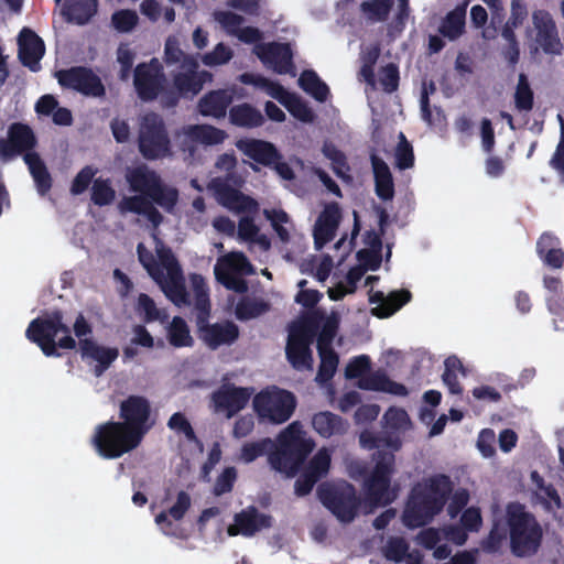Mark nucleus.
I'll use <instances>...</instances> for the list:
<instances>
[{
	"label": "nucleus",
	"instance_id": "nucleus-1",
	"mask_svg": "<svg viewBox=\"0 0 564 564\" xmlns=\"http://www.w3.org/2000/svg\"><path fill=\"white\" fill-rule=\"evenodd\" d=\"M314 447L315 442L307 436L302 424L294 421L279 433L275 441L265 437L246 443L241 448V457L246 463H251L267 454L272 469L286 477H294Z\"/></svg>",
	"mask_w": 564,
	"mask_h": 564
},
{
	"label": "nucleus",
	"instance_id": "nucleus-5",
	"mask_svg": "<svg viewBox=\"0 0 564 564\" xmlns=\"http://www.w3.org/2000/svg\"><path fill=\"white\" fill-rule=\"evenodd\" d=\"M25 337L36 344L46 357H61L57 348L70 350L76 347V340L70 336V328L64 323L61 310L32 319Z\"/></svg>",
	"mask_w": 564,
	"mask_h": 564
},
{
	"label": "nucleus",
	"instance_id": "nucleus-64",
	"mask_svg": "<svg viewBox=\"0 0 564 564\" xmlns=\"http://www.w3.org/2000/svg\"><path fill=\"white\" fill-rule=\"evenodd\" d=\"M150 203L151 202L149 200V197L142 194L133 195L123 197L119 203L118 208L122 214L133 213L137 215H142Z\"/></svg>",
	"mask_w": 564,
	"mask_h": 564
},
{
	"label": "nucleus",
	"instance_id": "nucleus-41",
	"mask_svg": "<svg viewBox=\"0 0 564 564\" xmlns=\"http://www.w3.org/2000/svg\"><path fill=\"white\" fill-rule=\"evenodd\" d=\"M148 197L153 205H159L166 213H173L178 202V191L161 180Z\"/></svg>",
	"mask_w": 564,
	"mask_h": 564
},
{
	"label": "nucleus",
	"instance_id": "nucleus-51",
	"mask_svg": "<svg viewBox=\"0 0 564 564\" xmlns=\"http://www.w3.org/2000/svg\"><path fill=\"white\" fill-rule=\"evenodd\" d=\"M330 453L326 448H321L304 467V469L312 476H316L319 480L325 477L330 467Z\"/></svg>",
	"mask_w": 564,
	"mask_h": 564
},
{
	"label": "nucleus",
	"instance_id": "nucleus-31",
	"mask_svg": "<svg viewBox=\"0 0 564 564\" xmlns=\"http://www.w3.org/2000/svg\"><path fill=\"white\" fill-rule=\"evenodd\" d=\"M312 425L315 432L325 438L341 436L347 432L349 426L346 420L329 411L314 414Z\"/></svg>",
	"mask_w": 564,
	"mask_h": 564
},
{
	"label": "nucleus",
	"instance_id": "nucleus-49",
	"mask_svg": "<svg viewBox=\"0 0 564 564\" xmlns=\"http://www.w3.org/2000/svg\"><path fill=\"white\" fill-rule=\"evenodd\" d=\"M267 308L268 305L262 301L243 297L237 303L235 314L239 321H248L260 316Z\"/></svg>",
	"mask_w": 564,
	"mask_h": 564
},
{
	"label": "nucleus",
	"instance_id": "nucleus-32",
	"mask_svg": "<svg viewBox=\"0 0 564 564\" xmlns=\"http://www.w3.org/2000/svg\"><path fill=\"white\" fill-rule=\"evenodd\" d=\"M262 112L248 102L235 105L229 109V122L239 128L254 129L264 123Z\"/></svg>",
	"mask_w": 564,
	"mask_h": 564
},
{
	"label": "nucleus",
	"instance_id": "nucleus-6",
	"mask_svg": "<svg viewBox=\"0 0 564 564\" xmlns=\"http://www.w3.org/2000/svg\"><path fill=\"white\" fill-rule=\"evenodd\" d=\"M506 519L513 555L524 557L535 554L543 538L535 517L520 502H511L507 506Z\"/></svg>",
	"mask_w": 564,
	"mask_h": 564
},
{
	"label": "nucleus",
	"instance_id": "nucleus-11",
	"mask_svg": "<svg viewBox=\"0 0 564 564\" xmlns=\"http://www.w3.org/2000/svg\"><path fill=\"white\" fill-rule=\"evenodd\" d=\"M317 497L343 523H350L358 516L361 501L357 496L356 488L350 482L321 484L317 487Z\"/></svg>",
	"mask_w": 564,
	"mask_h": 564
},
{
	"label": "nucleus",
	"instance_id": "nucleus-14",
	"mask_svg": "<svg viewBox=\"0 0 564 564\" xmlns=\"http://www.w3.org/2000/svg\"><path fill=\"white\" fill-rule=\"evenodd\" d=\"M252 393V388L223 383L212 392L210 406L215 413H221L227 419H231L247 406Z\"/></svg>",
	"mask_w": 564,
	"mask_h": 564
},
{
	"label": "nucleus",
	"instance_id": "nucleus-43",
	"mask_svg": "<svg viewBox=\"0 0 564 564\" xmlns=\"http://www.w3.org/2000/svg\"><path fill=\"white\" fill-rule=\"evenodd\" d=\"M167 338L170 344L176 348L192 347L194 345V339L191 336L189 328L184 318L180 316L173 317L169 327Z\"/></svg>",
	"mask_w": 564,
	"mask_h": 564
},
{
	"label": "nucleus",
	"instance_id": "nucleus-34",
	"mask_svg": "<svg viewBox=\"0 0 564 564\" xmlns=\"http://www.w3.org/2000/svg\"><path fill=\"white\" fill-rule=\"evenodd\" d=\"M468 2L449 11L441 22L438 32L451 41L457 40L465 32L466 8Z\"/></svg>",
	"mask_w": 564,
	"mask_h": 564
},
{
	"label": "nucleus",
	"instance_id": "nucleus-35",
	"mask_svg": "<svg viewBox=\"0 0 564 564\" xmlns=\"http://www.w3.org/2000/svg\"><path fill=\"white\" fill-rule=\"evenodd\" d=\"M191 507V497L189 495L181 490L177 494L176 502L166 511H162L155 517V522L159 525H162V529L165 534H174L171 529L173 527L172 521L169 517L173 518L176 521H180L184 518L185 513Z\"/></svg>",
	"mask_w": 564,
	"mask_h": 564
},
{
	"label": "nucleus",
	"instance_id": "nucleus-15",
	"mask_svg": "<svg viewBox=\"0 0 564 564\" xmlns=\"http://www.w3.org/2000/svg\"><path fill=\"white\" fill-rule=\"evenodd\" d=\"M56 78L62 87L74 89L85 96L104 97L106 95L101 79L88 67L74 66L58 70Z\"/></svg>",
	"mask_w": 564,
	"mask_h": 564
},
{
	"label": "nucleus",
	"instance_id": "nucleus-59",
	"mask_svg": "<svg viewBox=\"0 0 564 564\" xmlns=\"http://www.w3.org/2000/svg\"><path fill=\"white\" fill-rule=\"evenodd\" d=\"M138 15L132 10H119L111 17L113 28L122 33L130 32L138 24Z\"/></svg>",
	"mask_w": 564,
	"mask_h": 564
},
{
	"label": "nucleus",
	"instance_id": "nucleus-28",
	"mask_svg": "<svg viewBox=\"0 0 564 564\" xmlns=\"http://www.w3.org/2000/svg\"><path fill=\"white\" fill-rule=\"evenodd\" d=\"M126 181L132 192L149 196L151 191L162 180L161 176L147 164L142 163L126 171Z\"/></svg>",
	"mask_w": 564,
	"mask_h": 564
},
{
	"label": "nucleus",
	"instance_id": "nucleus-21",
	"mask_svg": "<svg viewBox=\"0 0 564 564\" xmlns=\"http://www.w3.org/2000/svg\"><path fill=\"white\" fill-rule=\"evenodd\" d=\"M271 525V516L260 513L256 507L250 506L235 514L234 523L228 527L227 532L230 536H252L258 531Z\"/></svg>",
	"mask_w": 564,
	"mask_h": 564
},
{
	"label": "nucleus",
	"instance_id": "nucleus-27",
	"mask_svg": "<svg viewBox=\"0 0 564 564\" xmlns=\"http://www.w3.org/2000/svg\"><path fill=\"white\" fill-rule=\"evenodd\" d=\"M357 386L361 390L386 392L398 397L409 394L404 384L391 380L381 369L369 371L365 378L358 380Z\"/></svg>",
	"mask_w": 564,
	"mask_h": 564
},
{
	"label": "nucleus",
	"instance_id": "nucleus-7",
	"mask_svg": "<svg viewBox=\"0 0 564 564\" xmlns=\"http://www.w3.org/2000/svg\"><path fill=\"white\" fill-rule=\"evenodd\" d=\"M323 319L324 312L313 310L290 326L285 355L294 369H312L313 356L310 346L314 341Z\"/></svg>",
	"mask_w": 564,
	"mask_h": 564
},
{
	"label": "nucleus",
	"instance_id": "nucleus-50",
	"mask_svg": "<svg viewBox=\"0 0 564 564\" xmlns=\"http://www.w3.org/2000/svg\"><path fill=\"white\" fill-rule=\"evenodd\" d=\"M393 0H372L360 4L361 11L372 21L382 22L389 17Z\"/></svg>",
	"mask_w": 564,
	"mask_h": 564
},
{
	"label": "nucleus",
	"instance_id": "nucleus-48",
	"mask_svg": "<svg viewBox=\"0 0 564 564\" xmlns=\"http://www.w3.org/2000/svg\"><path fill=\"white\" fill-rule=\"evenodd\" d=\"M116 197V191L111 186V182L109 178H96L93 182L91 187V202L99 206H107L110 205Z\"/></svg>",
	"mask_w": 564,
	"mask_h": 564
},
{
	"label": "nucleus",
	"instance_id": "nucleus-57",
	"mask_svg": "<svg viewBox=\"0 0 564 564\" xmlns=\"http://www.w3.org/2000/svg\"><path fill=\"white\" fill-rule=\"evenodd\" d=\"M371 360L367 355H360L350 359L345 368V376L347 379L365 378L370 371Z\"/></svg>",
	"mask_w": 564,
	"mask_h": 564
},
{
	"label": "nucleus",
	"instance_id": "nucleus-58",
	"mask_svg": "<svg viewBox=\"0 0 564 564\" xmlns=\"http://www.w3.org/2000/svg\"><path fill=\"white\" fill-rule=\"evenodd\" d=\"M232 56L234 52L228 45L218 43L212 52L202 56V62L206 66H218L228 63Z\"/></svg>",
	"mask_w": 564,
	"mask_h": 564
},
{
	"label": "nucleus",
	"instance_id": "nucleus-60",
	"mask_svg": "<svg viewBox=\"0 0 564 564\" xmlns=\"http://www.w3.org/2000/svg\"><path fill=\"white\" fill-rule=\"evenodd\" d=\"M135 54L128 44L121 43L117 50V61L120 64L119 77L127 80L130 77Z\"/></svg>",
	"mask_w": 564,
	"mask_h": 564
},
{
	"label": "nucleus",
	"instance_id": "nucleus-46",
	"mask_svg": "<svg viewBox=\"0 0 564 564\" xmlns=\"http://www.w3.org/2000/svg\"><path fill=\"white\" fill-rule=\"evenodd\" d=\"M533 105L534 94L530 87L528 76L524 73H520L514 91V106L519 111H531Z\"/></svg>",
	"mask_w": 564,
	"mask_h": 564
},
{
	"label": "nucleus",
	"instance_id": "nucleus-2",
	"mask_svg": "<svg viewBox=\"0 0 564 564\" xmlns=\"http://www.w3.org/2000/svg\"><path fill=\"white\" fill-rule=\"evenodd\" d=\"M360 445L367 449H377L373 454L375 466L364 480L366 501L373 507H386L397 499V490L391 488L395 456L402 442L397 435H377L365 430L359 435Z\"/></svg>",
	"mask_w": 564,
	"mask_h": 564
},
{
	"label": "nucleus",
	"instance_id": "nucleus-17",
	"mask_svg": "<svg viewBox=\"0 0 564 564\" xmlns=\"http://www.w3.org/2000/svg\"><path fill=\"white\" fill-rule=\"evenodd\" d=\"M169 261H166L165 267L167 274L160 279L154 280L161 288L164 295L177 307L188 306L191 305L189 294L186 290L185 278L183 275L182 269L173 257L170 250Z\"/></svg>",
	"mask_w": 564,
	"mask_h": 564
},
{
	"label": "nucleus",
	"instance_id": "nucleus-40",
	"mask_svg": "<svg viewBox=\"0 0 564 564\" xmlns=\"http://www.w3.org/2000/svg\"><path fill=\"white\" fill-rule=\"evenodd\" d=\"M241 82L243 84H256L267 89L269 96L278 100L281 105L285 106L294 93L288 91L281 84L272 82L262 76H254L251 74H242Z\"/></svg>",
	"mask_w": 564,
	"mask_h": 564
},
{
	"label": "nucleus",
	"instance_id": "nucleus-54",
	"mask_svg": "<svg viewBox=\"0 0 564 564\" xmlns=\"http://www.w3.org/2000/svg\"><path fill=\"white\" fill-rule=\"evenodd\" d=\"M167 427L177 434H182L189 442H197L196 433L184 413L175 412L167 421Z\"/></svg>",
	"mask_w": 564,
	"mask_h": 564
},
{
	"label": "nucleus",
	"instance_id": "nucleus-36",
	"mask_svg": "<svg viewBox=\"0 0 564 564\" xmlns=\"http://www.w3.org/2000/svg\"><path fill=\"white\" fill-rule=\"evenodd\" d=\"M536 42L541 45L546 54H555L561 52V42L557 34L555 22L547 17L546 19L535 22Z\"/></svg>",
	"mask_w": 564,
	"mask_h": 564
},
{
	"label": "nucleus",
	"instance_id": "nucleus-19",
	"mask_svg": "<svg viewBox=\"0 0 564 564\" xmlns=\"http://www.w3.org/2000/svg\"><path fill=\"white\" fill-rule=\"evenodd\" d=\"M254 52L259 59L270 65L275 73L293 74V52L289 43H261L256 46Z\"/></svg>",
	"mask_w": 564,
	"mask_h": 564
},
{
	"label": "nucleus",
	"instance_id": "nucleus-12",
	"mask_svg": "<svg viewBox=\"0 0 564 564\" xmlns=\"http://www.w3.org/2000/svg\"><path fill=\"white\" fill-rule=\"evenodd\" d=\"M152 408L150 401L142 395H129L119 405V421L135 436L143 441L144 436L154 426L151 419Z\"/></svg>",
	"mask_w": 564,
	"mask_h": 564
},
{
	"label": "nucleus",
	"instance_id": "nucleus-13",
	"mask_svg": "<svg viewBox=\"0 0 564 564\" xmlns=\"http://www.w3.org/2000/svg\"><path fill=\"white\" fill-rule=\"evenodd\" d=\"M165 83L166 77L163 66L156 57L135 66L133 85L138 97L142 101L155 100L164 91Z\"/></svg>",
	"mask_w": 564,
	"mask_h": 564
},
{
	"label": "nucleus",
	"instance_id": "nucleus-33",
	"mask_svg": "<svg viewBox=\"0 0 564 564\" xmlns=\"http://www.w3.org/2000/svg\"><path fill=\"white\" fill-rule=\"evenodd\" d=\"M23 160L34 180L37 193L41 196L46 195L52 188L53 180L40 154L37 152L25 153Z\"/></svg>",
	"mask_w": 564,
	"mask_h": 564
},
{
	"label": "nucleus",
	"instance_id": "nucleus-52",
	"mask_svg": "<svg viewBox=\"0 0 564 564\" xmlns=\"http://www.w3.org/2000/svg\"><path fill=\"white\" fill-rule=\"evenodd\" d=\"M284 107L294 118L302 122L310 123L315 119V113L312 108L296 94L292 95Z\"/></svg>",
	"mask_w": 564,
	"mask_h": 564
},
{
	"label": "nucleus",
	"instance_id": "nucleus-23",
	"mask_svg": "<svg viewBox=\"0 0 564 564\" xmlns=\"http://www.w3.org/2000/svg\"><path fill=\"white\" fill-rule=\"evenodd\" d=\"M341 220V212L337 203L327 204L316 219L313 230L314 243L317 250L330 242Z\"/></svg>",
	"mask_w": 564,
	"mask_h": 564
},
{
	"label": "nucleus",
	"instance_id": "nucleus-9",
	"mask_svg": "<svg viewBox=\"0 0 564 564\" xmlns=\"http://www.w3.org/2000/svg\"><path fill=\"white\" fill-rule=\"evenodd\" d=\"M138 150L148 161L172 155L171 139L163 118L156 112L145 113L139 124Z\"/></svg>",
	"mask_w": 564,
	"mask_h": 564
},
{
	"label": "nucleus",
	"instance_id": "nucleus-44",
	"mask_svg": "<svg viewBox=\"0 0 564 564\" xmlns=\"http://www.w3.org/2000/svg\"><path fill=\"white\" fill-rule=\"evenodd\" d=\"M445 369L442 375L444 384L452 394H462L463 388L458 381L457 373L464 371L462 361L456 356H449L444 362Z\"/></svg>",
	"mask_w": 564,
	"mask_h": 564
},
{
	"label": "nucleus",
	"instance_id": "nucleus-20",
	"mask_svg": "<svg viewBox=\"0 0 564 564\" xmlns=\"http://www.w3.org/2000/svg\"><path fill=\"white\" fill-rule=\"evenodd\" d=\"M212 187L217 202L228 210L241 214L254 212L258 208L256 199L232 187L225 181L218 178L214 180Z\"/></svg>",
	"mask_w": 564,
	"mask_h": 564
},
{
	"label": "nucleus",
	"instance_id": "nucleus-63",
	"mask_svg": "<svg viewBox=\"0 0 564 564\" xmlns=\"http://www.w3.org/2000/svg\"><path fill=\"white\" fill-rule=\"evenodd\" d=\"M96 173L97 170L91 165H86L83 167L72 182L70 193L73 195L83 194L89 187L90 183L94 182V176Z\"/></svg>",
	"mask_w": 564,
	"mask_h": 564
},
{
	"label": "nucleus",
	"instance_id": "nucleus-22",
	"mask_svg": "<svg viewBox=\"0 0 564 564\" xmlns=\"http://www.w3.org/2000/svg\"><path fill=\"white\" fill-rule=\"evenodd\" d=\"M237 262L251 267L243 253H231L218 261L215 267V274L227 289L237 293H245L248 290V284L246 280L236 275V272L240 269Z\"/></svg>",
	"mask_w": 564,
	"mask_h": 564
},
{
	"label": "nucleus",
	"instance_id": "nucleus-42",
	"mask_svg": "<svg viewBox=\"0 0 564 564\" xmlns=\"http://www.w3.org/2000/svg\"><path fill=\"white\" fill-rule=\"evenodd\" d=\"M189 133L198 143L205 145L220 144L227 137L224 130L210 124H192Z\"/></svg>",
	"mask_w": 564,
	"mask_h": 564
},
{
	"label": "nucleus",
	"instance_id": "nucleus-56",
	"mask_svg": "<svg viewBox=\"0 0 564 564\" xmlns=\"http://www.w3.org/2000/svg\"><path fill=\"white\" fill-rule=\"evenodd\" d=\"M400 82L399 67L394 63H389L379 72V83L382 90L392 94L398 90Z\"/></svg>",
	"mask_w": 564,
	"mask_h": 564
},
{
	"label": "nucleus",
	"instance_id": "nucleus-4",
	"mask_svg": "<svg viewBox=\"0 0 564 564\" xmlns=\"http://www.w3.org/2000/svg\"><path fill=\"white\" fill-rule=\"evenodd\" d=\"M191 283L194 292L195 323L198 337L213 350L220 346L234 344L239 337V327L234 322L208 323L212 307L209 289L205 279L200 274L194 273L191 275Z\"/></svg>",
	"mask_w": 564,
	"mask_h": 564
},
{
	"label": "nucleus",
	"instance_id": "nucleus-55",
	"mask_svg": "<svg viewBox=\"0 0 564 564\" xmlns=\"http://www.w3.org/2000/svg\"><path fill=\"white\" fill-rule=\"evenodd\" d=\"M395 165L399 170H408L414 165L413 147L403 133H400V141L395 148Z\"/></svg>",
	"mask_w": 564,
	"mask_h": 564
},
{
	"label": "nucleus",
	"instance_id": "nucleus-8",
	"mask_svg": "<svg viewBox=\"0 0 564 564\" xmlns=\"http://www.w3.org/2000/svg\"><path fill=\"white\" fill-rule=\"evenodd\" d=\"M142 441L118 421L98 424L91 436V445L105 459H116L135 449Z\"/></svg>",
	"mask_w": 564,
	"mask_h": 564
},
{
	"label": "nucleus",
	"instance_id": "nucleus-16",
	"mask_svg": "<svg viewBox=\"0 0 564 564\" xmlns=\"http://www.w3.org/2000/svg\"><path fill=\"white\" fill-rule=\"evenodd\" d=\"M37 140L30 126L22 122H13L8 128L6 139H0V156L11 160L18 155L33 153Z\"/></svg>",
	"mask_w": 564,
	"mask_h": 564
},
{
	"label": "nucleus",
	"instance_id": "nucleus-25",
	"mask_svg": "<svg viewBox=\"0 0 564 564\" xmlns=\"http://www.w3.org/2000/svg\"><path fill=\"white\" fill-rule=\"evenodd\" d=\"M78 346L83 359H90L97 362L94 368L96 377H100L119 356L117 348L98 345L90 338L80 339Z\"/></svg>",
	"mask_w": 564,
	"mask_h": 564
},
{
	"label": "nucleus",
	"instance_id": "nucleus-26",
	"mask_svg": "<svg viewBox=\"0 0 564 564\" xmlns=\"http://www.w3.org/2000/svg\"><path fill=\"white\" fill-rule=\"evenodd\" d=\"M237 148L242 151L245 155L264 166H271L275 161L281 159V154L271 142L264 140H239Z\"/></svg>",
	"mask_w": 564,
	"mask_h": 564
},
{
	"label": "nucleus",
	"instance_id": "nucleus-10",
	"mask_svg": "<svg viewBox=\"0 0 564 564\" xmlns=\"http://www.w3.org/2000/svg\"><path fill=\"white\" fill-rule=\"evenodd\" d=\"M295 408V395L275 386L261 390L253 398V410L262 422L285 423L294 413Z\"/></svg>",
	"mask_w": 564,
	"mask_h": 564
},
{
	"label": "nucleus",
	"instance_id": "nucleus-62",
	"mask_svg": "<svg viewBox=\"0 0 564 564\" xmlns=\"http://www.w3.org/2000/svg\"><path fill=\"white\" fill-rule=\"evenodd\" d=\"M138 258L140 263L143 265V268L147 270L149 275L153 280L160 279L162 276V269L158 264L153 253L149 251L143 243H139L137 247Z\"/></svg>",
	"mask_w": 564,
	"mask_h": 564
},
{
	"label": "nucleus",
	"instance_id": "nucleus-45",
	"mask_svg": "<svg viewBox=\"0 0 564 564\" xmlns=\"http://www.w3.org/2000/svg\"><path fill=\"white\" fill-rule=\"evenodd\" d=\"M317 351L321 358V362L316 375V381L319 383H326L334 377L337 370L339 358L333 348Z\"/></svg>",
	"mask_w": 564,
	"mask_h": 564
},
{
	"label": "nucleus",
	"instance_id": "nucleus-18",
	"mask_svg": "<svg viewBox=\"0 0 564 564\" xmlns=\"http://www.w3.org/2000/svg\"><path fill=\"white\" fill-rule=\"evenodd\" d=\"M199 64L196 57H188L180 70L173 75V86L182 97L195 96L210 82L213 75L207 70H198Z\"/></svg>",
	"mask_w": 564,
	"mask_h": 564
},
{
	"label": "nucleus",
	"instance_id": "nucleus-30",
	"mask_svg": "<svg viewBox=\"0 0 564 564\" xmlns=\"http://www.w3.org/2000/svg\"><path fill=\"white\" fill-rule=\"evenodd\" d=\"M375 177V191L382 200H391L394 196V183L388 164L377 154L370 155Z\"/></svg>",
	"mask_w": 564,
	"mask_h": 564
},
{
	"label": "nucleus",
	"instance_id": "nucleus-3",
	"mask_svg": "<svg viewBox=\"0 0 564 564\" xmlns=\"http://www.w3.org/2000/svg\"><path fill=\"white\" fill-rule=\"evenodd\" d=\"M452 491L453 482L445 474L434 475L415 484L403 511L404 524L412 529L429 524L442 512Z\"/></svg>",
	"mask_w": 564,
	"mask_h": 564
},
{
	"label": "nucleus",
	"instance_id": "nucleus-39",
	"mask_svg": "<svg viewBox=\"0 0 564 564\" xmlns=\"http://www.w3.org/2000/svg\"><path fill=\"white\" fill-rule=\"evenodd\" d=\"M300 87L315 100L324 102L329 96L328 86L318 77L315 70L305 69L299 78Z\"/></svg>",
	"mask_w": 564,
	"mask_h": 564
},
{
	"label": "nucleus",
	"instance_id": "nucleus-29",
	"mask_svg": "<svg viewBox=\"0 0 564 564\" xmlns=\"http://www.w3.org/2000/svg\"><path fill=\"white\" fill-rule=\"evenodd\" d=\"M234 100V95L227 89L208 91L198 101L199 113L216 119L224 118Z\"/></svg>",
	"mask_w": 564,
	"mask_h": 564
},
{
	"label": "nucleus",
	"instance_id": "nucleus-61",
	"mask_svg": "<svg viewBox=\"0 0 564 564\" xmlns=\"http://www.w3.org/2000/svg\"><path fill=\"white\" fill-rule=\"evenodd\" d=\"M237 480V470L235 467H226L223 473L217 477L213 494L217 497L228 494L232 490Z\"/></svg>",
	"mask_w": 564,
	"mask_h": 564
},
{
	"label": "nucleus",
	"instance_id": "nucleus-38",
	"mask_svg": "<svg viewBox=\"0 0 564 564\" xmlns=\"http://www.w3.org/2000/svg\"><path fill=\"white\" fill-rule=\"evenodd\" d=\"M97 0H72L65 4L64 14L68 22L78 25L86 24L96 13Z\"/></svg>",
	"mask_w": 564,
	"mask_h": 564
},
{
	"label": "nucleus",
	"instance_id": "nucleus-37",
	"mask_svg": "<svg viewBox=\"0 0 564 564\" xmlns=\"http://www.w3.org/2000/svg\"><path fill=\"white\" fill-rule=\"evenodd\" d=\"M412 299L409 290L401 289L386 295L383 305L371 308V314L378 318H388L401 310Z\"/></svg>",
	"mask_w": 564,
	"mask_h": 564
},
{
	"label": "nucleus",
	"instance_id": "nucleus-24",
	"mask_svg": "<svg viewBox=\"0 0 564 564\" xmlns=\"http://www.w3.org/2000/svg\"><path fill=\"white\" fill-rule=\"evenodd\" d=\"M18 56L23 66L36 72L45 52L43 40L31 29L23 28L18 37Z\"/></svg>",
	"mask_w": 564,
	"mask_h": 564
},
{
	"label": "nucleus",
	"instance_id": "nucleus-53",
	"mask_svg": "<svg viewBox=\"0 0 564 564\" xmlns=\"http://www.w3.org/2000/svg\"><path fill=\"white\" fill-rule=\"evenodd\" d=\"M383 421H384V425L388 429L392 430V432L387 431L384 433H376V434L377 435L393 434L400 438V436L395 432L403 429L409 423V415H408L406 411L403 409L390 408L384 413Z\"/></svg>",
	"mask_w": 564,
	"mask_h": 564
},
{
	"label": "nucleus",
	"instance_id": "nucleus-47",
	"mask_svg": "<svg viewBox=\"0 0 564 564\" xmlns=\"http://www.w3.org/2000/svg\"><path fill=\"white\" fill-rule=\"evenodd\" d=\"M339 327V319L336 315L325 316L321 322L317 332V350L333 348V340Z\"/></svg>",
	"mask_w": 564,
	"mask_h": 564
}]
</instances>
